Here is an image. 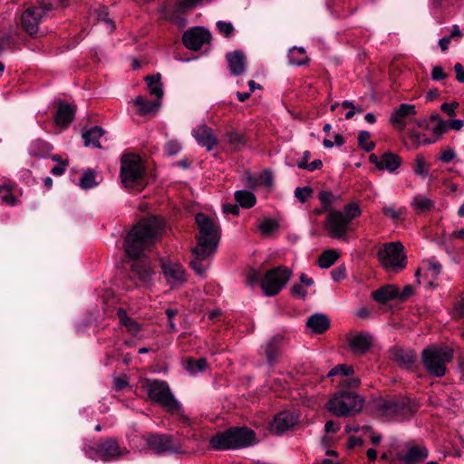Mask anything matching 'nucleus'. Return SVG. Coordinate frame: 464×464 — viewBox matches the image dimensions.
<instances>
[{
    "label": "nucleus",
    "instance_id": "nucleus-1",
    "mask_svg": "<svg viewBox=\"0 0 464 464\" xmlns=\"http://www.w3.org/2000/svg\"><path fill=\"white\" fill-rule=\"evenodd\" d=\"M164 222L160 218L150 217L140 220L127 234L124 239V250L128 257L133 259L131 273L140 281H148L152 269L145 260H140L146 251H150L160 237Z\"/></svg>",
    "mask_w": 464,
    "mask_h": 464
},
{
    "label": "nucleus",
    "instance_id": "nucleus-2",
    "mask_svg": "<svg viewBox=\"0 0 464 464\" xmlns=\"http://www.w3.org/2000/svg\"><path fill=\"white\" fill-rule=\"evenodd\" d=\"M361 214L362 210L356 202L345 205L343 211L331 210L325 219V228L328 236L331 238L348 242L351 223Z\"/></svg>",
    "mask_w": 464,
    "mask_h": 464
},
{
    "label": "nucleus",
    "instance_id": "nucleus-3",
    "mask_svg": "<svg viewBox=\"0 0 464 464\" xmlns=\"http://www.w3.org/2000/svg\"><path fill=\"white\" fill-rule=\"evenodd\" d=\"M150 401L160 404L168 412L177 414L185 424H189V419L182 412L181 404L175 399L169 384L164 381L146 379L141 385Z\"/></svg>",
    "mask_w": 464,
    "mask_h": 464
},
{
    "label": "nucleus",
    "instance_id": "nucleus-4",
    "mask_svg": "<svg viewBox=\"0 0 464 464\" xmlns=\"http://www.w3.org/2000/svg\"><path fill=\"white\" fill-rule=\"evenodd\" d=\"M255 432L247 428H230L218 432L209 440V446L215 450L240 449L253 444Z\"/></svg>",
    "mask_w": 464,
    "mask_h": 464
},
{
    "label": "nucleus",
    "instance_id": "nucleus-5",
    "mask_svg": "<svg viewBox=\"0 0 464 464\" xmlns=\"http://www.w3.org/2000/svg\"><path fill=\"white\" fill-rule=\"evenodd\" d=\"M363 403V398L357 393L339 390L329 400L327 409L337 417H348L360 412Z\"/></svg>",
    "mask_w": 464,
    "mask_h": 464
},
{
    "label": "nucleus",
    "instance_id": "nucleus-6",
    "mask_svg": "<svg viewBox=\"0 0 464 464\" xmlns=\"http://www.w3.org/2000/svg\"><path fill=\"white\" fill-rule=\"evenodd\" d=\"M199 236L198 237L197 252L205 255L207 250L215 252L220 239V228L217 222L203 213L195 217Z\"/></svg>",
    "mask_w": 464,
    "mask_h": 464
},
{
    "label": "nucleus",
    "instance_id": "nucleus-7",
    "mask_svg": "<svg viewBox=\"0 0 464 464\" xmlns=\"http://www.w3.org/2000/svg\"><path fill=\"white\" fill-rule=\"evenodd\" d=\"M421 359L430 374L442 377L447 371L446 364L453 359V349L443 345H430L422 351Z\"/></svg>",
    "mask_w": 464,
    "mask_h": 464
},
{
    "label": "nucleus",
    "instance_id": "nucleus-8",
    "mask_svg": "<svg viewBox=\"0 0 464 464\" xmlns=\"http://www.w3.org/2000/svg\"><path fill=\"white\" fill-rule=\"evenodd\" d=\"M378 260L387 272L399 273L407 266L404 246L400 241L385 243L377 252Z\"/></svg>",
    "mask_w": 464,
    "mask_h": 464
},
{
    "label": "nucleus",
    "instance_id": "nucleus-9",
    "mask_svg": "<svg viewBox=\"0 0 464 464\" xmlns=\"http://www.w3.org/2000/svg\"><path fill=\"white\" fill-rule=\"evenodd\" d=\"M145 179V167L136 154H125L121 160V179L125 188H134L142 186Z\"/></svg>",
    "mask_w": 464,
    "mask_h": 464
},
{
    "label": "nucleus",
    "instance_id": "nucleus-10",
    "mask_svg": "<svg viewBox=\"0 0 464 464\" xmlns=\"http://www.w3.org/2000/svg\"><path fill=\"white\" fill-rule=\"evenodd\" d=\"M371 408L377 417L387 419L404 416L414 411L410 404V401L405 398H377L371 402Z\"/></svg>",
    "mask_w": 464,
    "mask_h": 464
},
{
    "label": "nucleus",
    "instance_id": "nucleus-11",
    "mask_svg": "<svg viewBox=\"0 0 464 464\" xmlns=\"http://www.w3.org/2000/svg\"><path fill=\"white\" fill-rule=\"evenodd\" d=\"M292 272L285 266H277L267 271L261 281V288L267 296L277 295L286 285Z\"/></svg>",
    "mask_w": 464,
    "mask_h": 464
},
{
    "label": "nucleus",
    "instance_id": "nucleus-12",
    "mask_svg": "<svg viewBox=\"0 0 464 464\" xmlns=\"http://www.w3.org/2000/svg\"><path fill=\"white\" fill-rule=\"evenodd\" d=\"M94 450L102 461H111L129 452L126 448H121L114 438L99 440Z\"/></svg>",
    "mask_w": 464,
    "mask_h": 464
},
{
    "label": "nucleus",
    "instance_id": "nucleus-13",
    "mask_svg": "<svg viewBox=\"0 0 464 464\" xmlns=\"http://www.w3.org/2000/svg\"><path fill=\"white\" fill-rule=\"evenodd\" d=\"M148 446L156 453H181L183 452L180 445L175 444L173 437L168 434H154L147 439Z\"/></svg>",
    "mask_w": 464,
    "mask_h": 464
},
{
    "label": "nucleus",
    "instance_id": "nucleus-14",
    "mask_svg": "<svg viewBox=\"0 0 464 464\" xmlns=\"http://www.w3.org/2000/svg\"><path fill=\"white\" fill-rule=\"evenodd\" d=\"M210 40V32L199 26L187 30L182 35L183 44L193 51L199 50L203 44L209 43Z\"/></svg>",
    "mask_w": 464,
    "mask_h": 464
},
{
    "label": "nucleus",
    "instance_id": "nucleus-15",
    "mask_svg": "<svg viewBox=\"0 0 464 464\" xmlns=\"http://www.w3.org/2000/svg\"><path fill=\"white\" fill-rule=\"evenodd\" d=\"M287 344V339L284 335L276 334L272 336L262 347L267 363L270 365L277 363L283 350Z\"/></svg>",
    "mask_w": 464,
    "mask_h": 464
},
{
    "label": "nucleus",
    "instance_id": "nucleus-16",
    "mask_svg": "<svg viewBox=\"0 0 464 464\" xmlns=\"http://www.w3.org/2000/svg\"><path fill=\"white\" fill-rule=\"evenodd\" d=\"M42 18L43 11L41 9L27 8L21 15V26L30 35H34L38 32Z\"/></svg>",
    "mask_w": 464,
    "mask_h": 464
},
{
    "label": "nucleus",
    "instance_id": "nucleus-17",
    "mask_svg": "<svg viewBox=\"0 0 464 464\" xmlns=\"http://www.w3.org/2000/svg\"><path fill=\"white\" fill-rule=\"evenodd\" d=\"M297 422V417L290 411H281L276 415L270 425L271 431L277 435L283 434Z\"/></svg>",
    "mask_w": 464,
    "mask_h": 464
},
{
    "label": "nucleus",
    "instance_id": "nucleus-18",
    "mask_svg": "<svg viewBox=\"0 0 464 464\" xmlns=\"http://www.w3.org/2000/svg\"><path fill=\"white\" fill-rule=\"evenodd\" d=\"M162 271L168 283L172 286L182 285L186 281V273L183 266L176 263H165Z\"/></svg>",
    "mask_w": 464,
    "mask_h": 464
},
{
    "label": "nucleus",
    "instance_id": "nucleus-19",
    "mask_svg": "<svg viewBox=\"0 0 464 464\" xmlns=\"http://www.w3.org/2000/svg\"><path fill=\"white\" fill-rule=\"evenodd\" d=\"M193 137L197 142L210 151L218 144L217 138L215 137L211 128L207 125H199L192 131Z\"/></svg>",
    "mask_w": 464,
    "mask_h": 464
},
{
    "label": "nucleus",
    "instance_id": "nucleus-20",
    "mask_svg": "<svg viewBox=\"0 0 464 464\" xmlns=\"http://www.w3.org/2000/svg\"><path fill=\"white\" fill-rule=\"evenodd\" d=\"M429 457V450L424 445H409L401 458L403 464H420Z\"/></svg>",
    "mask_w": 464,
    "mask_h": 464
},
{
    "label": "nucleus",
    "instance_id": "nucleus-21",
    "mask_svg": "<svg viewBox=\"0 0 464 464\" xmlns=\"http://www.w3.org/2000/svg\"><path fill=\"white\" fill-rule=\"evenodd\" d=\"M226 60L228 64V70L231 75L238 76L245 72L246 65V57L243 51L237 50L227 53Z\"/></svg>",
    "mask_w": 464,
    "mask_h": 464
},
{
    "label": "nucleus",
    "instance_id": "nucleus-22",
    "mask_svg": "<svg viewBox=\"0 0 464 464\" xmlns=\"http://www.w3.org/2000/svg\"><path fill=\"white\" fill-rule=\"evenodd\" d=\"M415 114L416 109L414 105L401 103L392 114L391 122L398 129L403 130L406 126V118Z\"/></svg>",
    "mask_w": 464,
    "mask_h": 464
},
{
    "label": "nucleus",
    "instance_id": "nucleus-23",
    "mask_svg": "<svg viewBox=\"0 0 464 464\" xmlns=\"http://www.w3.org/2000/svg\"><path fill=\"white\" fill-rule=\"evenodd\" d=\"M75 114V107L65 102H61L54 117L56 125L66 128L72 121Z\"/></svg>",
    "mask_w": 464,
    "mask_h": 464
},
{
    "label": "nucleus",
    "instance_id": "nucleus-24",
    "mask_svg": "<svg viewBox=\"0 0 464 464\" xmlns=\"http://www.w3.org/2000/svg\"><path fill=\"white\" fill-rule=\"evenodd\" d=\"M306 326L314 334H322L330 327V320L325 314H314L307 318Z\"/></svg>",
    "mask_w": 464,
    "mask_h": 464
},
{
    "label": "nucleus",
    "instance_id": "nucleus-25",
    "mask_svg": "<svg viewBox=\"0 0 464 464\" xmlns=\"http://www.w3.org/2000/svg\"><path fill=\"white\" fill-rule=\"evenodd\" d=\"M133 103L138 107V113L140 115L155 114L160 107V100L150 101L143 96H137Z\"/></svg>",
    "mask_w": 464,
    "mask_h": 464
},
{
    "label": "nucleus",
    "instance_id": "nucleus-26",
    "mask_svg": "<svg viewBox=\"0 0 464 464\" xmlns=\"http://www.w3.org/2000/svg\"><path fill=\"white\" fill-rule=\"evenodd\" d=\"M399 295V289L393 285H384L372 293V297L378 303L385 304Z\"/></svg>",
    "mask_w": 464,
    "mask_h": 464
},
{
    "label": "nucleus",
    "instance_id": "nucleus-27",
    "mask_svg": "<svg viewBox=\"0 0 464 464\" xmlns=\"http://www.w3.org/2000/svg\"><path fill=\"white\" fill-rule=\"evenodd\" d=\"M392 358L401 367L410 368L416 360V354L412 350L395 347L392 350Z\"/></svg>",
    "mask_w": 464,
    "mask_h": 464
},
{
    "label": "nucleus",
    "instance_id": "nucleus-28",
    "mask_svg": "<svg viewBox=\"0 0 464 464\" xmlns=\"http://www.w3.org/2000/svg\"><path fill=\"white\" fill-rule=\"evenodd\" d=\"M104 134V130L100 126H94L89 130L82 133V139L85 146H92L94 148H102L101 139Z\"/></svg>",
    "mask_w": 464,
    "mask_h": 464
},
{
    "label": "nucleus",
    "instance_id": "nucleus-29",
    "mask_svg": "<svg viewBox=\"0 0 464 464\" xmlns=\"http://www.w3.org/2000/svg\"><path fill=\"white\" fill-rule=\"evenodd\" d=\"M349 345L353 353H364L372 345V339L367 334H357L349 340Z\"/></svg>",
    "mask_w": 464,
    "mask_h": 464
},
{
    "label": "nucleus",
    "instance_id": "nucleus-30",
    "mask_svg": "<svg viewBox=\"0 0 464 464\" xmlns=\"http://www.w3.org/2000/svg\"><path fill=\"white\" fill-rule=\"evenodd\" d=\"M287 57L289 64L295 66L306 65L310 62V58L303 47H293L289 50Z\"/></svg>",
    "mask_w": 464,
    "mask_h": 464
},
{
    "label": "nucleus",
    "instance_id": "nucleus-31",
    "mask_svg": "<svg viewBox=\"0 0 464 464\" xmlns=\"http://www.w3.org/2000/svg\"><path fill=\"white\" fill-rule=\"evenodd\" d=\"M401 165V159L395 153L385 152L382 155V165L379 166L380 170L395 171Z\"/></svg>",
    "mask_w": 464,
    "mask_h": 464
},
{
    "label": "nucleus",
    "instance_id": "nucleus-32",
    "mask_svg": "<svg viewBox=\"0 0 464 464\" xmlns=\"http://www.w3.org/2000/svg\"><path fill=\"white\" fill-rule=\"evenodd\" d=\"M117 315L120 320V324L127 328V331L136 336L138 333L140 331L141 326L135 320L130 318L126 311L122 308L118 309Z\"/></svg>",
    "mask_w": 464,
    "mask_h": 464
},
{
    "label": "nucleus",
    "instance_id": "nucleus-33",
    "mask_svg": "<svg viewBox=\"0 0 464 464\" xmlns=\"http://www.w3.org/2000/svg\"><path fill=\"white\" fill-rule=\"evenodd\" d=\"M149 92L151 95L155 96L158 100L163 97V89L160 74L148 75L145 77Z\"/></svg>",
    "mask_w": 464,
    "mask_h": 464
},
{
    "label": "nucleus",
    "instance_id": "nucleus-34",
    "mask_svg": "<svg viewBox=\"0 0 464 464\" xmlns=\"http://www.w3.org/2000/svg\"><path fill=\"white\" fill-rule=\"evenodd\" d=\"M235 199L239 206L250 208L256 205V198L254 193L248 190H237L235 192Z\"/></svg>",
    "mask_w": 464,
    "mask_h": 464
},
{
    "label": "nucleus",
    "instance_id": "nucleus-35",
    "mask_svg": "<svg viewBox=\"0 0 464 464\" xmlns=\"http://www.w3.org/2000/svg\"><path fill=\"white\" fill-rule=\"evenodd\" d=\"M434 201L422 195H417L411 201V207L418 213H424L434 208Z\"/></svg>",
    "mask_w": 464,
    "mask_h": 464
},
{
    "label": "nucleus",
    "instance_id": "nucleus-36",
    "mask_svg": "<svg viewBox=\"0 0 464 464\" xmlns=\"http://www.w3.org/2000/svg\"><path fill=\"white\" fill-rule=\"evenodd\" d=\"M214 252L207 250L205 255H201L199 252H197V246L192 250L193 259L190 261L191 268L198 275H203L205 272V267L202 266V261L208 258Z\"/></svg>",
    "mask_w": 464,
    "mask_h": 464
},
{
    "label": "nucleus",
    "instance_id": "nucleus-37",
    "mask_svg": "<svg viewBox=\"0 0 464 464\" xmlns=\"http://www.w3.org/2000/svg\"><path fill=\"white\" fill-rule=\"evenodd\" d=\"M339 258V254L336 250L328 249L324 250L318 257L317 264L321 268H329Z\"/></svg>",
    "mask_w": 464,
    "mask_h": 464
},
{
    "label": "nucleus",
    "instance_id": "nucleus-38",
    "mask_svg": "<svg viewBox=\"0 0 464 464\" xmlns=\"http://www.w3.org/2000/svg\"><path fill=\"white\" fill-rule=\"evenodd\" d=\"M227 140L228 144L235 150H239L246 145V139L244 135L238 131L232 130L227 132Z\"/></svg>",
    "mask_w": 464,
    "mask_h": 464
},
{
    "label": "nucleus",
    "instance_id": "nucleus-39",
    "mask_svg": "<svg viewBox=\"0 0 464 464\" xmlns=\"http://www.w3.org/2000/svg\"><path fill=\"white\" fill-rule=\"evenodd\" d=\"M441 271V265L438 262L430 261L425 269V276L429 278L428 285L433 286V282L438 278Z\"/></svg>",
    "mask_w": 464,
    "mask_h": 464
},
{
    "label": "nucleus",
    "instance_id": "nucleus-40",
    "mask_svg": "<svg viewBox=\"0 0 464 464\" xmlns=\"http://www.w3.org/2000/svg\"><path fill=\"white\" fill-rule=\"evenodd\" d=\"M208 367V362L205 358L194 360L189 358L187 361L186 369L192 374L201 372Z\"/></svg>",
    "mask_w": 464,
    "mask_h": 464
},
{
    "label": "nucleus",
    "instance_id": "nucleus-41",
    "mask_svg": "<svg viewBox=\"0 0 464 464\" xmlns=\"http://www.w3.org/2000/svg\"><path fill=\"white\" fill-rule=\"evenodd\" d=\"M0 200L2 203L9 206H15L18 202L9 186H0Z\"/></svg>",
    "mask_w": 464,
    "mask_h": 464
},
{
    "label": "nucleus",
    "instance_id": "nucleus-42",
    "mask_svg": "<svg viewBox=\"0 0 464 464\" xmlns=\"http://www.w3.org/2000/svg\"><path fill=\"white\" fill-rule=\"evenodd\" d=\"M371 139V133L367 130H362L358 135L359 146L365 151L370 152L375 148V143Z\"/></svg>",
    "mask_w": 464,
    "mask_h": 464
},
{
    "label": "nucleus",
    "instance_id": "nucleus-43",
    "mask_svg": "<svg viewBox=\"0 0 464 464\" xmlns=\"http://www.w3.org/2000/svg\"><path fill=\"white\" fill-rule=\"evenodd\" d=\"M97 19L100 22H103L107 25V29L109 33H112L116 26L114 22L109 17V13L107 7H101L96 11Z\"/></svg>",
    "mask_w": 464,
    "mask_h": 464
},
{
    "label": "nucleus",
    "instance_id": "nucleus-44",
    "mask_svg": "<svg viewBox=\"0 0 464 464\" xmlns=\"http://www.w3.org/2000/svg\"><path fill=\"white\" fill-rule=\"evenodd\" d=\"M319 200L324 208V210H332L331 208L335 200L338 198L331 191L322 190L318 195Z\"/></svg>",
    "mask_w": 464,
    "mask_h": 464
},
{
    "label": "nucleus",
    "instance_id": "nucleus-45",
    "mask_svg": "<svg viewBox=\"0 0 464 464\" xmlns=\"http://www.w3.org/2000/svg\"><path fill=\"white\" fill-rule=\"evenodd\" d=\"M262 235L268 236L278 228V223L273 218H265L258 226Z\"/></svg>",
    "mask_w": 464,
    "mask_h": 464
},
{
    "label": "nucleus",
    "instance_id": "nucleus-46",
    "mask_svg": "<svg viewBox=\"0 0 464 464\" xmlns=\"http://www.w3.org/2000/svg\"><path fill=\"white\" fill-rule=\"evenodd\" d=\"M413 171L416 175L420 177H427L429 174V166L427 165L422 156H418L415 159L413 165Z\"/></svg>",
    "mask_w": 464,
    "mask_h": 464
},
{
    "label": "nucleus",
    "instance_id": "nucleus-47",
    "mask_svg": "<svg viewBox=\"0 0 464 464\" xmlns=\"http://www.w3.org/2000/svg\"><path fill=\"white\" fill-rule=\"evenodd\" d=\"M94 172L91 169L85 171L80 179V187L84 189H89L96 186Z\"/></svg>",
    "mask_w": 464,
    "mask_h": 464
},
{
    "label": "nucleus",
    "instance_id": "nucleus-48",
    "mask_svg": "<svg viewBox=\"0 0 464 464\" xmlns=\"http://www.w3.org/2000/svg\"><path fill=\"white\" fill-rule=\"evenodd\" d=\"M353 374V368L347 364H338L334 367L327 374L328 377L341 375L343 377H348Z\"/></svg>",
    "mask_w": 464,
    "mask_h": 464
},
{
    "label": "nucleus",
    "instance_id": "nucleus-49",
    "mask_svg": "<svg viewBox=\"0 0 464 464\" xmlns=\"http://www.w3.org/2000/svg\"><path fill=\"white\" fill-rule=\"evenodd\" d=\"M273 181L274 179L272 172L266 169L259 174L254 185L270 188L273 186Z\"/></svg>",
    "mask_w": 464,
    "mask_h": 464
},
{
    "label": "nucleus",
    "instance_id": "nucleus-50",
    "mask_svg": "<svg viewBox=\"0 0 464 464\" xmlns=\"http://www.w3.org/2000/svg\"><path fill=\"white\" fill-rule=\"evenodd\" d=\"M313 196V189L309 186L298 187L295 190V197L301 202L304 203Z\"/></svg>",
    "mask_w": 464,
    "mask_h": 464
},
{
    "label": "nucleus",
    "instance_id": "nucleus-51",
    "mask_svg": "<svg viewBox=\"0 0 464 464\" xmlns=\"http://www.w3.org/2000/svg\"><path fill=\"white\" fill-rule=\"evenodd\" d=\"M361 381L357 377H345L340 382V390L355 389L360 386Z\"/></svg>",
    "mask_w": 464,
    "mask_h": 464
},
{
    "label": "nucleus",
    "instance_id": "nucleus-52",
    "mask_svg": "<svg viewBox=\"0 0 464 464\" xmlns=\"http://www.w3.org/2000/svg\"><path fill=\"white\" fill-rule=\"evenodd\" d=\"M217 28L218 32L225 37H230L235 31V28L231 23L224 21H218L217 23Z\"/></svg>",
    "mask_w": 464,
    "mask_h": 464
},
{
    "label": "nucleus",
    "instance_id": "nucleus-53",
    "mask_svg": "<svg viewBox=\"0 0 464 464\" xmlns=\"http://www.w3.org/2000/svg\"><path fill=\"white\" fill-rule=\"evenodd\" d=\"M296 165L299 169L314 171L315 169H320L323 167V162L321 160H314L310 163L306 161H297Z\"/></svg>",
    "mask_w": 464,
    "mask_h": 464
},
{
    "label": "nucleus",
    "instance_id": "nucleus-54",
    "mask_svg": "<svg viewBox=\"0 0 464 464\" xmlns=\"http://www.w3.org/2000/svg\"><path fill=\"white\" fill-rule=\"evenodd\" d=\"M382 212L385 216L391 218L393 221H397L404 213L402 208L396 209L393 207H384Z\"/></svg>",
    "mask_w": 464,
    "mask_h": 464
},
{
    "label": "nucleus",
    "instance_id": "nucleus-55",
    "mask_svg": "<svg viewBox=\"0 0 464 464\" xmlns=\"http://www.w3.org/2000/svg\"><path fill=\"white\" fill-rule=\"evenodd\" d=\"M452 316L456 319L464 317V297H461L455 302Z\"/></svg>",
    "mask_w": 464,
    "mask_h": 464
},
{
    "label": "nucleus",
    "instance_id": "nucleus-56",
    "mask_svg": "<svg viewBox=\"0 0 464 464\" xmlns=\"http://www.w3.org/2000/svg\"><path fill=\"white\" fill-rule=\"evenodd\" d=\"M455 158L456 153L450 148L443 150L440 156L439 157L440 160L442 161L443 163H449L452 161Z\"/></svg>",
    "mask_w": 464,
    "mask_h": 464
},
{
    "label": "nucleus",
    "instance_id": "nucleus-57",
    "mask_svg": "<svg viewBox=\"0 0 464 464\" xmlns=\"http://www.w3.org/2000/svg\"><path fill=\"white\" fill-rule=\"evenodd\" d=\"M459 103L457 102H453L450 103L444 102L440 106V110L448 114L450 117L455 116V110L458 108Z\"/></svg>",
    "mask_w": 464,
    "mask_h": 464
},
{
    "label": "nucleus",
    "instance_id": "nucleus-58",
    "mask_svg": "<svg viewBox=\"0 0 464 464\" xmlns=\"http://www.w3.org/2000/svg\"><path fill=\"white\" fill-rule=\"evenodd\" d=\"M448 74L444 72L441 66H434L431 71V79L434 81H440L446 79Z\"/></svg>",
    "mask_w": 464,
    "mask_h": 464
},
{
    "label": "nucleus",
    "instance_id": "nucleus-59",
    "mask_svg": "<svg viewBox=\"0 0 464 464\" xmlns=\"http://www.w3.org/2000/svg\"><path fill=\"white\" fill-rule=\"evenodd\" d=\"M165 313L169 319V327L170 332H172V333L176 332L177 327H176L175 324L173 323V318L177 315L178 310L168 308L165 311Z\"/></svg>",
    "mask_w": 464,
    "mask_h": 464
},
{
    "label": "nucleus",
    "instance_id": "nucleus-60",
    "mask_svg": "<svg viewBox=\"0 0 464 464\" xmlns=\"http://www.w3.org/2000/svg\"><path fill=\"white\" fill-rule=\"evenodd\" d=\"M68 165H69L68 160H65V161H61V164L54 166L51 169V173L54 176H62L65 172Z\"/></svg>",
    "mask_w": 464,
    "mask_h": 464
},
{
    "label": "nucleus",
    "instance_id": "nucleus-61",
    "mask_svg": "<svg viewBox=\"0 0 464 464\" xmlns=\"http://www.w3.org/2000/svg\"><path fill=\"white\" fill-rule=\"evenodd\" d=\"M165 149L169 155H175L180 150V145L178 141L169 140L167 142Z\"/></svg>",
    "mask_w": 464,
    "mask_h": 464
},
{
    "label": "nucleus",
    "instance_id": "nucleus-62",
    "mask_svg": "<svg viewBox=\"0 0 464 464\" xmlns=\"http://www.w3.org/2000/svg\"><path fill=\"white\" fill-rule=\"evenodd\" d=\"M14 39L9 34H4L0 36V53L9 48L13 44Z\"/></svg>",
    "mask_w": 464,
    "mask_h": 464
},
{
    "label": "nucleus",
    "instance_id": "nucleus-63",
    "mask_svg": "<svg viewBox=\"0 0 464 464\" xmlns=\"http://www.w3.org/2000/svg\"><path fill=\"white\" fill-rule=\"evenodd\" d=\"M449 128V121L440 120L437 125L434 127L433 132L435 135L440 136L446 132Z\"/></svg>",
    "mask_w": 464,
    "mask_h": 464
},
{
    "label": "nucleus",
    "instance_id": "nucleus-64",
    "mask_svg": "<svg viewBox=\"0 0 464 464\" xmlns=\"http://www.w3.org/2000/svg\"><path fill=\"white\" fill-rule=\"evenodd\" d=\"M454 71L456 73V80L460 83H464V67L462 64L459 63H455Z\"/></svg>",
    "mask_w": 464,
    "mask_h": 464
}]
</instances>
